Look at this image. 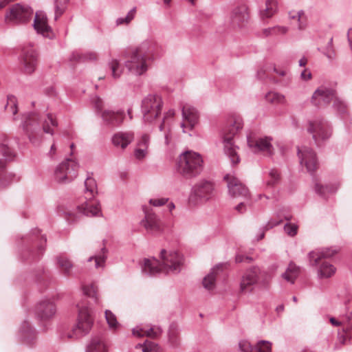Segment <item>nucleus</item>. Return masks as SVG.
I'll use <instances>...</instances> for the list:
<instances>
[{"label": "nucleus", "mask_w": 352, "mask_h": 352, "mask_svg": "<svg viewBox=\"0 0 352 352\" xmlns=\"http://www.w3.org/2000/svg\"><path fill=\"white\" fill-rule=\"evenodd\" d=\"M299 273V268L293 263H289L286 272L283 274V278L287 281L294 283Z\"/></svg>", "instance_id": "38"}, {"label": "nucleus", "mask_w": 352, "mask_h": 352, "mask_svg": "<svg viewBox=\"0 0 352 352\" xmlns=\"http://www.w3.org/2000/svg\"><path fill=\"white\" fill-rule=\"evenodd\" d=\"M162 263L155 258H145L142 266V272L155 276L160 272L178 273L183 265V256L175 250H162L160 252Z\"/></svg>", "instance_id": "2"}, {"label": "nucleus", "mask_w": 352, "mask_h": 352, "mask_svg": "<svg viewBox=\"0 0 352 352\" xmlns=\"http://www.w3.org/2000/svg\"><path fill=\"white\" fill-rule=\"evenodd\" d=\"M265 99L267 102L274 104H284L285 102V98L283 95L274 92L270 91L265 95Z\"/></svg>", "instance_id": "42"}, {"label": "nucleus", "mask_w": 352, "mask_h": 352, "mask_svg": "<svg viewBox=\"0 0 352 352\" xmlns=\"http://www.w3.org/2000/svg\"><path fill=\"white\" fill-rule=\"evenodd\" d=\"M348 41L352 51V28H349L347 32Z\"/></svg>", "instance_id": "64"}, {"label": "nucleus", "mask_w": 352, "mask_h": 352, "mask_svg": "<svg viewBox=\"0 0 352 352\" xmlns=\"http://www.w3.org/2000/svg\"><path fill=\"white\" fill-rule=\"evenodd\" d=\"M338 186L330 187L329 186H321L318 182H315V190L316 192L322 196L325 197L327 193H332L337 190Z\"/></svg>", "instance_id": "47"}, {"label": "nucleus", "mask_w": 352, "mask_h": 352, "mask_svg": "<svg viewBox=\"0 0 352 352\" xmlns=\"http://www.w3.org/2000/svg\"><path fill=\"white\" fill-rule=\"evenodd\" d=\"M333 108L339 113H344L346 111V104L345 102L341 99L340 98H338L335 94V98L333 99Z\"/></svg>", "instance_id": "51"}, {"label": "nucleus", "mask_w": 352, "mask_h": 352, "mask_svg": "<svg viewBox=\"0 0 352 352\" xmlns=\"http://www.w3.org/2000/svg\"><path fill=\"white\" fill-rule=\"evenodd\" d=\"M78 309V321L73 327L72 333H68V338H78L87 334L94 323L91 315V309L84 301L78 302L76 305Z\"/></svg>", "instance_id": "6"}, {"label": "nucleus", "mask_w": 352, "mask_h": 352, "mask_svg": "<svg viewBox=\"0 0 352 352\" xmlns=\"http://www.w3.org/2000/svg\"><path fill=\"white\" fill-rule=\"evenodd\" d=\"M168 201L166 197H157L150 199L149 204L155 207H160L165 205Z\"/></svg>", "instance_id": "58"}, {"label": "nucleus", "mask_w": 352, "mask_h": 352, "mask_svg": "<svg viewBox=\"0 0 352 352\" xmlns=\"http://www.w3.org/2000/svg\"><path fill=\"white\" fill-rule=\"evenodd\" d=\"M250 197L249 199H247V200L245 199H241L239 204H237L235 207V209L239 212L243 213L246 210L247 206L250 205Z\"/></svg>", "instance_id": "59"}, {"label": "nucleus", "mask_w": 352, "mask_h": 352, "mask_svg": "<svg viewBox=\"0 0 352 352\" xmlns=\"http://www.w3.org/2000/svg\"><path fill=\"white\" fill-rule=\"evenodd\" d=\"M168 342L173 347L179 344V339L177 331L170 329L168 332Z\"/></svg>", "instance_id": "52"}, {"label": "nucleus", "mask_w": 352, "mask_h": 352, "mask_svg": "<svg viewBox=\"0 0 352 352\" xmlns=\"http://www.w3.org/2000/svg\"><path fill=\"white\" fill-rule=\"evenodd\" d=\"M105 318L110 329H115L119 326L116 316L109 310L105 311Z\"/></svg>", "instance_id": "49"}, {"label": "nucleus", "mask_w": 352, "mask_h": 352, "mask_svg": "<svg viewBox=\"0 0 352 352\" xmlns=\"http://www.w3.org/2000/svg\"><path fill=\"white\" fill-rule=\"evenodd\" d=\"M0 151L8 160H12L15 156L14 152L9 146V140L5 134L0 136Z\"/></svg>", "instance_id": "34"}, {"label": "nucleus", "mask_w": 352, "mask_h": 352, "mask_svg": "<svg viewBox=\"0 0 352 352\" xmlns=\"http://www.w3.org/2000/svg\"><path fill=\"white\" fill-rule=\"evenodd\" d=\"M57 262L59 267L63 271L65 275H69L73 267V264L67 258L60 256L57 258Z\"/></svg>", "instance_id": "43"}, {"label": "nucleus", "mask_w": 352, "mask_h": 352, "mask_svg": "<svg viewBox=\"0 0 352 352\" xmlns=\"http://www.w3.org/2000/svg\"><path fill=\"white\" fill-rule=\"evenodd\" d=\"M298 226L294 223H287L284 226V230L287 235L294 236L297 234Z\"/></svg>", "instance_id": "55"}, {"label": "nucleus", "mask_w": 352, "mask_h": 352, "mask_svg": "<svg viewBox=\"0 0 352 352\" xmlns=\"http://www.w3.org/2000/svg\"><path fill=\"white\" fill-rule=\"evenodd\" d=\"M338 252V249L336 248H325L312 251L309 254L310 264L313 266L316 265L321 258H330Z\"/></svg>", "instance_id": "27"}, {"label": "nucleus", "mask_w": 352, "mask_h": 352, "mask_svg": "<svg viewBox=\"0 0 352 352\" xmlns=\"http://www.w3.org/2000/svg\"><path fill=\"white\" fill-rule=\"evenodd\" d=\"M204 161L200 154L186 151L179 156L177 170L185 178L195 177L203 170Z\"/></svg>", "instance_id": "5"}, {"label": "nucleus", "mask_w": 352, "mask_h": 352, "mask_svg": "<svg viewBox=\"0 0 352 352\" xmlns=\"http://www.w3.org/2000/svg\"><path fill=\"white\" fill-rule=\"evenodd\" d=\"M56 312V307L54 302L48 299L39 302L35 309L36 316L41 320L51 318L55 315Z\"/></svg>", "instance_id": "23"}, {"label": "nucleus", "mask_w": 352, "mask_h": 352, "mask_svg": "<svg viewBox=\"0 0 352 352\" xmlns=\"http://www.w3.org/2000/svg\"><path fill=\"white\" fill-rule=\"evenodd\" d=\"M223 267V264H219L214 267L211 272L204 278L203 280V285L204 287L208 289H212L214 287V281L216 279V276L219 270H221Z\"/></svg>", "instance_id": "33"}, {"label": "nucleus", "mask_w": 352, "mask_h": 352, "mask_svg": "<svg viewBox=\"0 0 352 352\" xmlns=\"http://www.w3.org/2000/svg\"><path fill=\"white\" fill-rule=\"evenodd\" d=\"M148 153V148L141 146H137L135 150L134 155L135 157L138 160H142L144 158Z\"/></svg>", "instance_id": "61"}, {"label": "nucleus", "mask_w": 352, "mask_h": 352, "mask_svg": "<svg viewBox=\"0 0 352 352\" xmlns=\"http://www.w3.org/2000/svg\"><path fill=\"white\" fill-rule=\"evenodd\" d=\"M336 91L332 88L322 85L313 94L311 103L321 107L328 104L335 98Z\"/></svg>", "instance_id": "17"}, {"label": "nucleus", "mask_w": 352, "mask_h": 352, "mask_svg": "<svg viewBox=\"0 0 352 352\" xmlns=\"http://www.w3.org/2000/svg\"><path fill=\"white\" fill-rule=\"evenodd\" d=\"M298 155L300 164L305 165L307 171L312 174L318 166L316 153L308 147H302L298 149Z\"/></svg>", "instance_id": "19"}, {"label": "nucleus", "mask_w": 352, "mask_h": 352, "mask_svg": "<svg viewBox=\"0 0 352 352\" xmlns=\"http://www.w3.org/2000/svg\"><path fill=\"white\" fill-rule=\"evenodd\" d=\"M101 118L104 124L111 127H116L122 124L125 114L122 110L116 111L104 110L101 113Z\"/></svg>", "instance_id": "24"}, {"label": "nucleus", "mask_w": 352, "mask_h": 352, "mask_svg": "<svg viewBox=\"0 0 352 352\" xmlns=\"http://www.w3.org/2000/svg\"><path fill=\"white\" fill-rule=\"evenodd\" d=\"M164 102L160 96L148 94L142 101L141 111L144 122L153 124L157 121L162 115Z\"/></svg>", "instance_id": "7"}, {"label": "nucleus", "mask_w": 352, "mask_h": 352, "mask_svg": "<svg viewBox=\"0 0 352 352\" xmlns=\"http://www.w3.org/2000/svg\"><path fill=\"white\" fill-rule=\"evenodd\" d=\"M78 170V163L71 159H67L60 164L55 169L54 177L58 183H67L74 180Z\"/></svg>", "instance_id": "10"}, {"label": "nucleus", "mask_w": 352, "mask_h": 352, "mask_svg": "<svg viewBox=\"0 0 352 352\" xmlns=\"http://www.w3.org/2000/svg\"><path fill=\"white\" fill-rule=\"evenodd\" d=\"M136 14V8H132L124 17H120L116 19L117 25H128L135 17Z\"/></svg>", "instance_id": "48"}, {"label": "nucleus", "mask_w": 352, "mask_h": 352, "mask_svg": "<svg viewBox=\"0 0 352 352\" xmlns=\"http://www.w3.org/2000/svg\"><path fill=\"white\" fill-rule=\"evenodd\" d=\"M300 76L301 78L305 80H309L311 77V74L309 70L308 69H305L304 71H302L301 72V74H300Z\"/></svg>", "instance_id": "63"}, {"label": "nucleus", "mask_w": 352, "mask_h": 352, "mask_svg": "<svg viewBox=\"0 0 352 352\" xmlns=\"http://www.w3.org/2000/svg\"><path fill=\"white\" fill-rule=\"evenodd\" d=\"M22 72L25 74H32L38 64V54L32 47H24L21 57Z\"/></svg>", "instance_id": "14"}, {"label": "nucleus", "mask_w": 352, "mask_h": 352, "mask_svg": "<svg viewBox=\"0 0 352 352\" xmlns=\"http://www.w3.org/2000/svg\"><path fill=\"white\" fill-rule=\"evenodd\" d=\"M133 334L137 337L147 336L151 338H156L162 333V329L160 327H150L149 329H144L140 327H136L133 329Z\"/></svg>", "instance_id": "30"}, {"label": "nucleus", "mask_w": 352, "mask_h": 352, "mask_svg": "<svg viewBox=\"0 0 352 352\" xmlns=\"http://www.w3.org/2000/svg\"><path fill=\"white\" fill-rule=\"evenodd\" d=\"M21 126L28 135L30 140L34 143V133L39 130L38 116L36 113H28L23 115Z\"/></svg>", "instance_id": "18"}, {"label": "nucleus", "mask_w": 352, "mask_h": 352, "mask_svg": "<svg viewBox=\"0 0 352 352\" xmlns=\"http://www.w3.org/2000/svg\"><path fill=\"white\" fill-rule=\"evenodd\" d=\"M278 10L276 0H266L265 8L260 10V16L262 19L272 17Z\"/></svg>", "instance_id": "32"}, {"label": "nucleus", "mask_w": 352, "mask_h": 352, "mask_svg": "<svg viewBox=\"0 0 352 352\" xmlns=\"http://www.w3.org/2000/svg\"><path fill=\"white\" fill-rule=\"evenodd\" d=\"M155 43L152 41H144L130 53L124 65L129 72L141 76L148 68V61L155 51Z\"/></svg>", "instance_id": "3"}, {"label": "nucleus", "mask_w": 352, "mask_h": 352, "mask_svg": "<svg viewBox=\"0 0 352 352\" xmlns=\"http://www.w3.org/2000/svg\"><path fill=\"white\" fill-rule=\"evenodd\" d=\"M224 179L227 182L228 192L232 197L245 200L250 197L248 189L238 178L233 175H226Z\"/></svg>", "instance_id": "13"}, {"label": "nucleus", "mask_w": 352, "mask_h": 352, "mask_svg": "<svg viewBox=\"0 0 352 352\" xmlns=\"http://www.w3.org/2000/svg\"><path fill=\"white\" fill-rule=\"evenodd\" d=\"M336 272L335 267L328 262H323L318 271V276L320 278H327L333 275Z\"/></svg>", "instance_id": "35"}, {"label": "nucleus", "mask_w": 352, "mask_h": 352, "mask_svg": "<svg viewBox=\"0 0 352 352\" xmlns=\"http://www.w3.org/2000/svg\"><path fill=\"white\" fill-rule=\"evenodd\" d=\"M288 27L276 25L267 28L263 30V34L265 36L285 35L288 32Z\"/></svg>", "instance_id": "39"}, {"label": "nucleus", "mask_w": 352, "mask_h": 352, "mask_svg": "<svg viewBox=\"0 0 352 352\" xmlns=\"http://www.w3.org/2000/svg\"><path fill=\"white\" fill-rule=\"evenodd\" d=\"M182 122L181 127L183 132H186V129L192 130L197 124L199 120V114L197 109L190 104H186L182 107Z\"/></svg>", "instance_id": "20"}, {"label": "nucleus", "mask_w": 352, "mask_h": 352, "mask_svg": "<svg viewBox=\"0 0 352 352\" xmlns=\"http://www.w3.org/2000/svg\"><path fill=\"white\" fill-rule=\"evenodd\" d=\"M239 348L241 352H254V346L245 340L239 342Z\"/></svg>", "instance_id": "54"}, {"label": "nucleus", "mask_w": 352, "mask_h": 352, "mask_svg": "<svg viewBox=\"0 0 352 352\" xmlns=\"http://www.w3.org/2000/svg\"><path fill=\"white\" fill-rule=\"evenodd\" d=\"M331 323L336 327L342 325L344 332V336L352 342V318L349 315L342 317L340 319L335 318H330Z\"/></svg>", "instance_id": "28"}, {"label": "nucleus", "mask_w": 352, "mask_h": 352, "mask_svg": "<svg viewBox=\"0 0 352 352\" xmlns=\"http://www.w3.org/2000/svg\"><path fill=\"white\" fill-rule=\"evenodd\" d=\"M250 14L248 8L245 4H240L233 7L227 19L228 25L232 29H241L248 23Z\"/></svg>", "instance_id": "12"}, {"label": "nucleus", "mask_w": 352, "mask_h": 352, "mask_svg": "<svg viewBox=\"0 0 352 352\" xmlns=\"http://www.w3.org/2000/svg\"><path fill=\"white\" fill-rule=\"evenodd\" d=\"M259 272L257 267H253L245 272L240 283L241 292L248 293L252 290V286L258 281Z\"/></svg>", "instance_id": "21"}, {"label": "nucleus", "mask_w": 352, "mask_h": 352, "mask_svg": "<svg viewBox=\"0 0 352 352\" xmlns=\"http://www.w3.org/2000/svg\"><path fill=\"white\" fill-rule=\"evenodd\" d=\"M98 193V188L95 179L88 176L85 181V198L84 204L77 206L73 209H67L64 211L65 217L69 223L76 222L80 217L98 216L101 213L99 202L94 199Z\"/></svg>", "instance_id": "1"}, {"label": "nucleus", "mask_w": 352, "mask_h": 352, "mask_svg": "<svg viewBox=\"0 0 352 352\" xmlns=\"http://www.w3.org/2000/svg\"><path fill=\"white\" fill-rule=\"evenodd\" d=\"M107 250L105 247H103L101 249L100 252H99L94 256H91L90 258H89L88 262H91L92 260H94L96 268H103L104 267V264L107 258Z\"/></svg>", "instance_id": "37"}, {"label": "nucleus", "mask_w": 352, "mask_h": 352, "mask_svg": "<svg viewBox=\"0 0 352 352\" xmlns=\"http://www.w3.org/2000/svg\"><path fill=\"white\" fill-rule=\"evenodd\" d=\"M144 212V218L141 221V225L146 229L147 232L152 234H158L162 232L163 226L157 216L148 211V207H142Z\"/></svg>", "instance_id": "16"}, {"label": "nucleus", "mask_w": 352, "mask_h": 352, "mask_svg": "<svg viewBox=\"0 0 352 352\" xmlns=\"http://www.w3.org/2000/svg\"><path fill=\"white\" fill-rule=\"evenodd\" d=\"M270 179L267 182V186H273L276 184L279 179V173L275 169H272L269 172Z\"/></svg>", "instance_id": "56"}, {"label": "nucleus", "mask_w": 352, "mask_h": 352, "mask_svg": "<svg viewBox=\"0 0 352 352\" xmlns=\"http://www.w3.org/2000/svg\"><path fill=\"white\" fill-rule=\"evenodd\" d=\"M17 104L18 102L16 98L13 95H8L5 109L6 111L10 112L13 116H15L18 112Z\"/></svg>", "instance_id": "44"}, {"label": "nucleus", "mask_w": 352, "mask_h": 352, "mask_svg": "<svg viewBox=\"0 0 352 352\" xmlns=\"http://www.w3.org/2000/svg\"><path fill=\"white\" fill-rule=\"evenodd\" d=\"M19 335L21 339L27 344H31L35 337L34 331L28 321H24L20 328Z\"/></svg>", "instance_id": "31"}, {"label": "nucleus", "mask_w": 352, "mask_h": 352, "mask_svg": "<svg viewBox=\"0 0 352 352\" xmlns=\"http://www.w3.org/2000/svg\"><path fill=\"white\" fill-rule=\"evenodd\" d=\"M272 344L269 341L261 340L254 346V352H271Z\"/></svg>", "instance_id": "50"}, {"label": "nucleus", "mask_w": 352, "mask_h": 352, "mask_svg": "<svg viewBox=\"0 0 352 352\" xmlns=\"http://www.w3.org/2000/svg\"><path fill=\"white\" fill-rule=\"evenodd\" d=\"M33 25L37 33L41 34L45 37H52V28L47 23V15L44 12L38 11L35 13Z\"/></svg>", "instance_id": "22"}, {"label": "nucleus", "mask_w": 352, "mask_h": 352, "mask_svg": "<svg viewBox=\"0 0 352 352\" xmlns=\"http://www.w3.org/2000/svg\"><path fill=\"white\" fill-rule=\"evenodd\" d=\"M307 131L312 134V138L318 146L328 140L332 134L329 123L322 119H316L309 122Z\"/></svg>", "instance_id": "11"}, {"label": "nucleus", "mask_w": 352, "mask_h": 352, "mask_svg": "<svg viewBox=\"0 0 352 352\" xmlns=\"http://www.w3.org/2000/svg\"><path fill=\"white\" fill-rule=\"evenodd\" d=\"M108 65L111 72V76L114 79L119 78L124 71V68L121 63L118 59L113 58L109 62Z\"/></svg>", "instance_id": "36"}, {"label": "nucleus", "mask_w": 352, "mask_h": 352, "mask_svg": "<svg viewBox=\"0 0 352 352\" xmlns=\"http://www.w3.org/2000/svg\"><path fill=\"white\" fill-rule=\"evenodd\" d=\"M243 122L240 118L230 120L223 129L222 139L224 153L230 158L232 164H237L240 162L238 155L239 147L235 145L233 138L237 132L243 128Z\"/></svg>", "instance_id": "4"}, {"label": "nucleus", "mask_w": 352, "mask_h": 352, "mask_svg": "<svg viewBox=\"0 0 352 352\" xmlns=\"http://www.w3.org/2000/svg\"><path fill=\"white\" fill-rule=\"evenodd\" d=\"M213 190L214 185L211 182L201 179L192 186L189 200L194 204L206 201L212 197Z\"/></svg>", "instance_id": "9"}, {"label": "nucleus", "mask_w": 352, "mask_h": 352, "mask_svg": "<svg viewBox=\"0 0 352 352\" xmlns=\"http://www.w3.org/2000/svg\"><path fill=\"white\" fill-rule=\"evenodd\" d=\"M272 138L269 137L253 138L248 136V145L252 152L256 153L261 152L271 156L274 153V148L271 143Z\"/></svg>", "instance_id": "15"}, {"label": "nucleus", "mask_w": 352, "mask_h": 352, "mask_svg": "<svg viewBox=\"0 0 352 352\" xmlns=\"http://www.w3.org/2000/svg\"><path fill=\"white\" fill-rule=\"evenodd\" d=\"M14 177L15 176L11 173L5 174L3 177L0 178V188H3L9 185Z\"/></svg>", "instance_id": "60"}, {"label": "nucleus", "mask_w": 352, "mask_h": 352, "mask_svg": "<svg viewBox=\"0 0 352 352\" xmlns=\"http://www.w3.org/2000/svg\"><path fill=\"white\" fill-rule=\"evenodd\" d=\"M322 52L329 59L331 60V59L334 58L335 52L333 48V38H332L329 41L325 49L324 50V51Z\"/></svg>", "instance_id": "53"}, {"label": "nucleus", "mask_w": 352, "mask_h": 352, "mask_svg": "<svg viewBox=\"0 0 352 352\" xmlns=\"http://www.w3.org/2000/svg\"><path fill=\"white\" fill-rule=\"evenodd\" d=\"M94 106H95V108L98 110V111H102V107H103V102H102V100L96 96L94 98Z\"/></svg>", "instance_id": "62"}, {"label": "nucleus", "mask_w": 352, "mask_h": 352, "mask_svg": "<svg viewBox=\"0 0 352 352\" xmlns=\"http://www.w3.org/2000/svg\"><path fill=\"white\" fill-rule=\"evenodd\" d=\"M82 290L86 296L91 298L96 304H99L97 290L94 285H85L82 287Z\"/></svg>", "instance_id": "46"}, {"label": "nucleus", "mask_w": 352, "mask_h": 352, "mask_svg": "<svg viewBox=\"0 0 352 352\" xmlns=\"http://www.w3.org/2000/svg\"><path fill=\"white\" fill-rule=\"evenodd\" d=\"M289 15L291 19L297 20L298 22V28L299 30H303L306 28L307 21L302 10H300L295 13L291 12L289 13Z\"/></svg>", "instance_id": "41"}, {"label": "nucleus", "mask_w": 352, "mask_h": 352, "mask_svg": "<svg viewBox=\"0 0 352 352\" xmlns=\"http://www.w3.org/2000/svg\"><path fill=\"white\" fill-rule=\"evenodd\" d=\"M57 126V122L54 119V116L51 113H48L47 115L46 119L43 121V132L46 133H50L51 135L54 134V129L52 127Z\"/></svg>", "instance_id": "40"}, {"label": "nucleus", "mask_w": 352, "mask_h": 352, "mask_svg": "<svg viewBox=\"0 0 352 352\" xmlns=\"http://www.w3.org/2000/svg\"><path fill=\"white\" fill-rule=\"evenodd\" d=\"M134 140V133L131 131H119L114 133L111 142L117 149L124 150Z\"/></svg>", "instance_id": "25"}, {"label": "nucleus", "mask_w": 352, "mask_h": 352, "mask_svg": "<svg viewBox=\"0 0 352 352\" xmlns=\"http://www.w3.org/2000/svg\"><path fill=\"white\" fill-rule=\"evenodd\" d=\"M33 10L27 5L16 3L12 5L5 14V21L14 24L26 23L33 16Z\"/></svg>", "instance_id": "8"}, {"label": "nucleus", "mask_w": 352, "mask_h": 352, "mask_svg": "<svg viewBox=\"0 0 352 352\" xmlns=\"http://www.w3.org/2000/svg\"><path fill=\"white\" fill-rule=\"evenodd\" d=\"M68 0H55L54 1V19L57 20L65 11Z\"/></svg>", "instance_id": "45"}, {"label": "nucleus", "mask_w": 352, "mask_h": 352, "mask_svg": "<svg viewBox=\"0 0 352 352\" xmlns=\"http://www.w3.org/2000/svg\"><path fill=\"white\" fill-rule=\"evenodd\" d=\"M175 113V110L172 109L166 111L159 125L160 131H164V142L166 145H168L172 140L171 129L168 120L173 118Z\"/></svg>", "instance_id": "26"}, {"label": "nucleus", "mask_w": 352, "mask_h": 352, "mask_svg": "<svg viewBox=\"0 0 352 352\" xmlns=\"http://www.w3.org/2000/svg\"><path fill=\"white\" fill-rule=\"evenodd\" d=\"M150 135L148 134H142L138 139L137 146H141L148 148L150 143Z\"/></svg>", "instance_id": "57"}, {"label": "nucleus", "mask_w": 352, "mask_h": 352, "mask_svg": "<svg viewBox=\"0 0 352 352\" xmlns=\"http://www.w3.org/2000/svg\"><path fill=\"white\" fill-rule=\"evenodd\" d=\"M86 352H107L103 337L102 336H93L87 346Z\"/></svg>", "instance_id": "29"}]
</instances>
